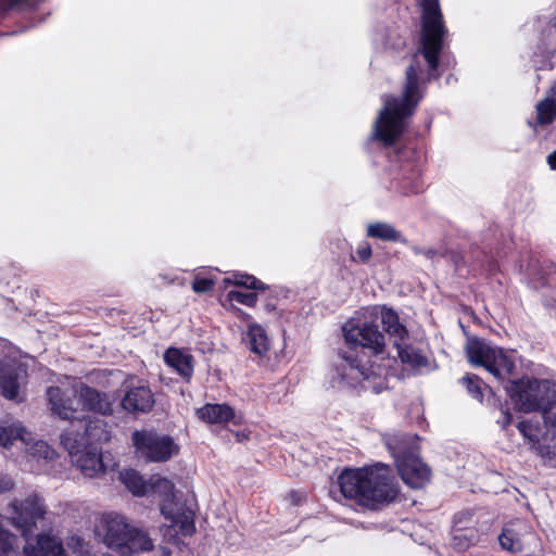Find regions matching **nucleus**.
Listing matches in <instances>:
<instances>
[{
  "mask_svg": "<svg viewBox=\"0 0 556 556\" xmlns=\"http://www.w3.org/2000/svg\"><path fill=\"white\" fill-rule=\"evenodd\" d=\"M419 47L412 54L405 70L401 98H388L375 121L369 141L384 149L395 146L406 129V119L413 116L424 98L421 85L439 79L441 54L448 47V29L439 0H420Z\"/></svg>",
  "mask_w": 556,
  "mask_h": 556,
  "instance_id": "obj_1",
  "label": "nucleus"
},
{
  "mask_svg": "<svg viewBox=\"0 0 556 556\" xmlns=\"http://www.w3.org/2000/svg\"><path fill=\"white\" fill-rule=\"evenodd\" d=\"M380 306L369 314V319L351 318L342 326V334L348 348L339 352L343 364L336 367L342 380H364L370 382L375 393L387 389V377L397 359L388 353V334L381 325Z\"/></svg>",
  "mask_w": 556,
  "mask_h": 556,
  "instance_id": "obj_2",
  "label": "nucleus"
},
{
  "mask_svg": "<svg viewBox=\"0 0 556 556\" xmlns=\"http://www.w3.org/2000/svg\"><path fill=\"white\" fill-rule=\"evenodd\" d=\"M337 484L344 498L369 510L381 509L399 494L393 470L383 463L358 468L346 467L338 476Z\"/></svg>",
  "mask_w": 556,
  "mask_h": 556,
  "instance_id": "obj_3",
  "label": "nucleus"
},
{
  "mask_svg": "<svg viewBox=\"0 0 556 556\" xmlns=\"http://www.w3.org/2000/svg\"><path fill=\"white\" fill-rule=\"evenodd\" d=\"M381 326L386 332L393 339V346L396 349L397 358L401 364L414 372H420L422 368L429 366V358L421 349L405 343L409 338L407 327L401 323L397 312L384 304L380 306Z\"/></svg>",
  "mask_w": 556,
  "mask_h": 556,
  "instance_id": "obj_4",
  "label": "nucleus"
},
{
  "mask_svg": "<svg viewBox=\"0 0 556 556\" xmlns=\"http://www.w3.org/2000/svg\"><path fill=\"white\" fill-rule=\"evenodd\" d=\"M507 394L515 406L525 413H547L555 403V391L551 381L536 378H521L509 381Z\"/></svg>",
  "mask_w": 556,
  "mask_h": 556,
  "instance_id": "obj_5",
  "label": "nucleus"
},
{
  "mask_svg": "<svg viewBox=\"0 0 556 556\" xmlns=\"http://www.w3.org/2000/svg\"><path fill=\"white\" fill-rule=\"evenodd\" d=\"M105 542L121 556H131L153 548V543L147 532L130 526L121 517H114L106 521Z\"/></svg>",
  "mask_w": 556,
  "mask_h": 556,
  "instance_id": "obj_6",
  "label": "nucleus"
},
{
  "mask_svg": "<svg viewBox=\"0 0 556 556\" xmlns=\"http://www.w3.org/2000/svg\"><path fill=\"white\" fill-rule=\"evenodd\" d=\"M394 160L403 163L401 177H394L395 188L403 195L422 191L421 169L418 163L425 155L424 141L408 142L393 151Z\"/></svg>",
  "mask_w": 556,
  "mask_h": 556,
  "instance_id": "obj_7",
  "label": "nucleus"
},
{
  "mask_svg": "<svg viewBox=\"0 0 556 556\" xmlns=\"http://www.w3.org/2000/svg\"><path fill=\"white\" fill-rule=\"evenodd\" d=\"M468 361L475 366L484 367L498 380L510 377L515 371V362L503 349L493 348L480 338L468 340L466 345Z\"/></svg>",
  "mask_w": 556,
  "mask_h": 556,
  "instance_id": "obj_8",
  "label": "nucleus"
},
{
  "mask_svg": "<svg viewBox=\"0 0 556 556\" xmlns=\"http://www.w3.org/2000/svg\"><path fill=\"white\" fill-rule=\"evenodd\" d=\"M136 454L147 463H165L179 454V445L170 435L152 430H136L131 434Z\"/></svg>",
  "mask_w": 556,
  "mask_h": 556,
  "instance_id": "obj_9",
  "label": "nucleus"
},
{
  "mask_svg": "<svg viewBox=\"0 0 556 556\" xmlns=\"http://www.w3.org/2000/svg\"><path fill=\"white\" fill-rule=\"evenodd\" d=\"M503 549L521 556H533L540 539L529 522L517 519L506 525L498 536Z\"/></svg>",
  "mask_w": 556,
  "mask_h": 556,
  "instance_id": "obj_10",
  "label": "nucleus"
},
{
  "mask_svg": "<svg viewBox=\"0 0 556 556\" xmlns=\"http://www.w3.org/2000/svg\"><path fill=\"white\" fill-rule=\"evenodd\" d=\"M61 443L72 456H75V464L84 476L93 478L101 473L103 464L99 447L87 446L78 433L65 432L61 434Z\"/></svg>",
  "mask_w": 556,
  "mask_h": 556,
  "instance_id": "obj_11",
  "label": "nucleus"
},
{
  "mask_svg": "<svg viewBox=\"0 0 556 556\" xmlns=\"http://www.w3.org/2000/svg\"><path fill=\"white\" fill-rule=\"evenodd\" d=\"M12 523L21 530L23 535L31 533L37 527V521L43 519L46 508L42 498L38 494H30L23 501H13Z\"/></svg>",
  "mask_w": 556,
  "mask_h": 556,
  "instance_id": "obj_12",
  "label": "nucleus"
},
{
  "mask_svg": "<svg viewBox=\"0 0 556 556\" xmlns=\"http://www.w3.org/2000/svg\"><path fill=\"white\" fill-rule=\"evenodd\" d=\"M47 400L51 413L62 420H83V409L80 397L74 391L63 390L58 386H51L47 389Z\"/></svg>",
  "mask_w": 556,
  "mask_h": 556,
  "instance_id": "obj_13",
  "label": "nucleus"
},
{
  "mask_svg": "<svg viewBox=\"0 0 556 556\" xmlns=\"http://www.w3.org/2000/svg\"><path fill=\"white\" fill-rule=\"evenodd\" d=\"M27 383V370L21 364H8L0 368V393L3 397L16 403L26 400L21 392Z\"/></svg>",
  "mask_w": 556,
  "mask_h": 556,
  "instance_id": "obj_14",
  "label": "nucleus"
},
{
  "mask_svg": "<svg viewBox=\"0 0 556 556\" xmlns=\"http://www.w3.org/2000/svg\"><path fill=\"white\" fill-rule=\"evenodd\" d=\"M395 466L402 481L412 489H421L430 480L431 470L421 460L419 454L397 460Z\"/></svg>",
  "mask_w": 556,
  "mask_h": 556,
  "instance_id": "obj_15",
  "label": "nucleus"
},
{
  "mask_svg": "<svg viewBox=\"0 0 556 556\" xmlns=\"http://www.w3.org/2000/svg\"><path fill=\"white\" fill-rule=\"evenodd\" d=\"M195 417L207 425H226L232 422L240 426L243 422V416L238 415L235 408L227 403H206L195 409Z\"/></svg>",
  "mask_w": 556,
  "mask_h": 556,
  "instance_id": "obj_16",
  "label": "nucleus"
},
{
  "mask_svg": "<svg viewBox=\"0 0 556 556\" xmlns=\"http://www.w3.org/2000/svg\"><path fill=\"white\" fill-rule=\"evenodd\" d=\"M154 403V394L150 387L143 383L129 387L121 401L122 407L131 414L149 413Z\"/></svg>",
  "mask_w": 556,
  "mask_h": 556,
  "instance_id": "obj_17",
  "label": "nucleus"
},
{
  "mask_svg": "<svg viewBox=\"0 0 556 556\" xmlns=\"http://www.w3.org/2000/svg\"><path fill=\"white\" fill-rule=\"evenodd\" d=\"M80 406L83 410L92 412L103 416H110L113 413V401L110 395L103 391L81 384L79 389Z\"/></svg>",
  "mask_w": 556,
  "mask_h": 556,
  "instance_id": "obj_18",
  "label": "nucleus"
},
{
  "mask_svg": "<svg viewBox=\"0 0 556 556\" xmlns=\"http://www.w3.org/2000/svg\"><path fill=\"white\" fill-rule=\"evenodd\" d=\"M416 438L417 435L414 437L403 432L387 433L383 435V443L394 458L395 465L397 464V460L406 459L408 456L418 454V446L415 440Z\"/></svg>",
  "mask_w": 556,
  "mask_h": 556,
  "instance_id": "obj_19",
  "label": "nucleus"
},
{
  "mask_svg": "<svg viewBox=\"0 0 556 556\" xmlns=\"http://www.w3.org/2000/svg\"><path fill=\"white\" fill-rule=\"evenodd\" d=\"M164 363L189 383L194 372V357L179 348L170 346L164 352Z\"/></svg>",
  "mask_w": 556,
  "mask_h": 556,
  "instance_id": "obj_20",
  "label": "nucleus"
},
{
  "mask_svg": "<svg viewBox=\"0 0 556 556\" xmlns=\"http://www.w3.org/2000/svg\"><path fill=\"white\" fill-rule=\"evenodd\" d=\"M161 514L178 529L182 536H192L195 533L194 511L191 508L180 506L174 513L169 506L162 505Z\"/></svg>",
  "mask_w": 556,
  "mask_h": 556,
  "instance_id": "obj_21",
  "label": "nucleus"
},
{
  "mask_svg": "<svg viewBox=\"0 0 556 556\" xmlns=\"http://www.w3.org/2000/svg\"><path fill=\"white\" fill-rule=\"evenodd\" d=\"M25 556H67L61 541L50 534H40L36 545L24 547Z\"/></svg>",
  "mask_w": 556,
  "mask_h": 556,
  "instance_id": "obj_22",
  "label": "nucleus"
},
{
  "mask_svg": "<svg viewBox=\"0 0 556 556\" xmlns=\"http://www.w3.org/2000/svg\"><path fill=\"white\" fill-rule=\"evenodd\" d=\"M78 439H83V443L87 446L98 447V444L111 440V429L108 422L102 419H89L86 422L84 435L78 434Z\"/></svg>",
  "mask_w": 556,
  "mask_h": 556,
  "instance_id": "obj_23",
  "label": "nucleus"
},
{
  "mask_svg": "<svg viewBox=\"0 0 556 556\" xmlns=\"http://www.w3.org/2000/svg\"><path fill=\"white\" fill-rule=\"evenodd\" d=\"M245 340L249 350L261 357L265 356L270 349V342L267 332L258 324H251L248 326Z\"/></svg>",
  "mask_w": 556,
  "mask_h": 556,
  "instance_id": "obj_24",
  "label": "nucleus"
},
{
  "mask_svg": "<svg viewBox=\"0 0 556 556\" xmlns=\"http://www.w3.org/2000/svg\"><path fill=\"white\" fill-rule=\"evenodd\" d=\"M409 28L405 25H395L387 29L383 47L386 50L400 53L408 46Z\"/></svg>",
  "mask_w": 556,
  "mask_h": 556,
  "instance_id": "obj_25",
  "label": "nucleus"
},
{
  "mask_svg": "<svg viewBox=\"0 0 556 556\" xmlns=\"http://www.w3.org/2000/svg\"><path fill=\"white\" fill-rule=\"evenodd\" d=\"M367 236L388 242L407 243V239L401 233V231L390 224L381 222L370 224L367 228Z\"/></svg>",
  "mask_w": 556,
  "mask_h": 556,
  "instance_id": "obj_26",
  "label": "nucleus"
},
{
  "mask_svg": "<svg viewBox=\"0 0 556 556\" xmlns=\"http://www.w3.org/2000/svg\"><path fill=\"white\" fill-rule=\"evenodd\" d=\"M121 480L127 490L136 496H146L150 494V479L146 481L135 469H126L121 472Z\"/></svg>",
  "mask_w": 556,
  "mask_h": 556,
  "instance_id": "obj_27",
  "label": "nucleus"
},
{
  "mask_svg": "<svg viewBox=\"0 0 556 556\" xmlns=\"http://www.w3.org/2000/svg\"><path fill=\"white\" fill-rule=\"evenodd\" d=\"M222 282L225 288H227L228 286H235L254 291H257L258 289H264L265 287V283L255 276L238 270L229 273V275L225 277Z\"/></svg>",
  "mask_w": 556,
  "mask_h": 556,
  "instance_id": "obj_28",
  "label": "nucleus"
},
{
  "mask_svg": "<svg viewBox=\"0 0 556 556\" xmlns=\"http://www.w3.org/2000/svg\"><path fill=\"white\" fill-rule=\"evenodd\" d=\"M555 119H556V100L554 98H545L536 104V122H535V124H532V122H529L528 124L531 127H535L536 125L547 126V125L553 124V122Z\"/></svg>",
  "mask_w": 556,
  "mask_h": 556,
  "instance_id": "obj_29",
  "label": "nucleus"
},
{
  "mask_svg": "<svg viewBox=\"0 0 556 556\" xmlns=\"http://www.w3.org/2000/svg\"><path fill=\"white\" fill-rule=\"evenodd\" d=\"M257 291L258 296L264 301V309L266 313L275 314L280 302V294L282 290L277 287L265 285L264 289H258Z\"/></svg>",
  "mask_w": 556,
  "mask_h": 556,
  "instance_id": "obj_30",
  "label": "nucleus"
},
{
  "mask_svg": "<svg viewBox=\"0 0 556 556\" xmlns=\"http://www.w3.org/2000/svg\"><path fill=\"white\" fill-rule=\"evenodd\" d=\"M462 383L466 387L467 392L477 401H483L482 386L484 382L475 374H466L462 379Z\"/></svg>",
  "mask_w": 556,
  "mask_h": 556,
  "instance_id": "obj_31",
  "label": "nucleus"
},
{
  "mask_svg": "<svg viewBox=\"0 0 556 556\" xmlns=\"http://www.w3.org/2000/svg\"><path fill=\"white\" fill-rule=\"evenodd\" d=\"M174 483L165 477H151L150 478V494L160 493L166 498L174 497Z\"/></svg>",
  "mask_w": 556,
  "mask_h": 556,
  "instance_id": "obj_32",
  "label": "nucleus"
},
{
  "mask_svg": "<svg viewBox=\"0 0 556 556\" xmlns=\"http://www.w3.org/2000/svg\"><path fill=\"white\" fill-rule=\"evenodd\" d=\"M226 300L230 303L237 302L239 304L245 305L248 307H254L258 300V291L257 292H242L238 290H230L226 294Z\"/></svg>",
  "mask_w": 556,
  "mask_h": 556,
  "instance_id": "obj_33",
  "label": "nucleus"
},
{
  "mask_svg": "<svg viewBox=\"0 0 556 556\" xmlns=\"http://www.w3.org/2000/svg\"><path fill=\"white\" fill-rule=\"evenodd\" d=\"M21 430V428L0 425V445L4 447L12 445L14 440L22 438Z\"/></svg>",
  "mask_w": 556,
  "mask_h": 556,
  "instance_id": "obj_34",
  "label": "nucleus"
},
{
  "mask_svg": "<svg viewBox=\"0 0 556 556\" xmlns=\"http://www.w3.org/2000/svg\"><path fill=\"white\" fill-rule=\"evenodd\" d=\"M371 256H372L371 245L367 241H362L356 247L354 254H351L352 261L359 262L363 264L368 263V261L371 258Z\"/></svg>",
  "mask_w": 556,
  "mask_h": 556,
  "instance_id": "obj_35",
  "label": "nucleus"
},
{
  "mask_svg": "<svg viewBox=\"0 0 556 556\" xmlns=\"http://www.w3.org/2000/svg\"><path fill=\"white\" fill-rule=\"evenodd\" d=\"M191 287L195 293H207L214 289L215 280L208 277L195 276Z\"/></svg>",
  "mask_w": 556,
  "mask_h": 556,
  "instance_id": "obj_36",
  "label": "nucleus"
},
{
  "mask_svg": "<svg viewBox=\"0 0 556 556\" xmlns=\"http://www.w3.org/2000/svg\"><path fill=\"white\" fill-rule=\"evenodd\" d=\"M13 535L0 528V556H9L13 547Z\"/></svg>",
  "mask_w": 556,
  "mask_h": 556,
  "instance_id": "obj_37",
  "label": "nucleus"
},
{
  "mask_svg": "<svg viewBox=\"0 0 556 556\" xmlns=\"http://www.w3.org/2000/svg\"><path fill=\"white\" fill-rule=\"evenodd\" d=\"M412 251L415 255H424L428 260H434L437 257H446V250L440 251L434 248H420L417 245L412 247Z\"/></svg>",
  "mask_w": 556,
  "mask_h": 556,
  "instance_id": "obj_38",
  "label": "nucleus"
},
{
  "mask_svg": "<svg viewBox=\"0 0 556 556\" xmlns=\"http://www.w3.org/2000/svg\"><path fill=\"white\" fill-rule=\"evenodd\" d=\"M473 514L470 510H463L454 515L453 523L457 530H465L471 522Z\"/></svg>",
  "mask_w": 556,
  "mask_h": 556,
  "instance_id": "obj_39",
  "label": "nucleus"
},
{
  "mask_svg": "<svg viewBox=\"0 0 556 556\" xmlns=\"http://www.w3.org/2000/svg\"><path fill=\"white\" fill-rule=\"evenodd\" d=\"M101 458L103 464V470H101V473H105L106 471H115L118 468V463L111 453L101 452Z\"/></svg>",
  "mask_w": 556,
  "mask_h": 556,
  "instance_id": "obj_40",
  "label": "nucleus"
},
{
  "mask_svg": "<svg viewBox=\"0 0 556 556\" xmlns=\"http://www.w3.org/2000/svg\"><path fill=\"white\" fill-rule=\"evenodd\" d=\"M446 256L450 257L451 262L454 264L455 269H459L465 265L464 256L459 252L451 251L448 252L446 250Z\"/></svg>",
  "mask_w": 556,
  "mask_h": 556,
  "instance_id": "obj_41",
  "label": "nucleus"
},
{
  "mask_svg": "<svg viewBox=\"0 0 556 556\" xmlns=\"http://www.w3.org/2000/svg\"><path fill=\"white\" fill-rule=\"evenodd\" d=\"M14 482L8 476L0 475V494L11 491Z\"/></svg>",
  "mask_w": 556,
  "mask_h": 556,
  "instance_id": "obj_42",
  "label": "nucleus"
},
{
  "mask_svg": "<svg viewBox=\"0 0 556 556\" xmlns=\"http://www.w3.org/2000/svg\"><path fill=\"white\" fill-rule=\"evenodd\" d=\"M517 429L525 437L531 440L530 431L532 430V426L528 420H521L517 425Z\"/></svg>",
  "mask_w": 556,
  "mask_h": 556,
  "instance_id": "obj_43",
  "label": "nucleus"
},
{
  "mask_svg": "<svg viewBox=\"0 0 556 556\" xmlns=\"http://www.w3.org/2000/svg\"><path fill=\"white\" fill-rule=\"evenodd\" d=\"M553 285V276L552 274H547V275H544L542 276L536 285H535V288H540V287H546V286H552Z\"/></svg>",
  "mask_w": 556,
  "mask_h": 556,
  "instance_id": "obj_44",
  "label": "nucleus"
},
{
  "mask_svg": "<svg viewBox=\"0 0 556 556\" xmlns=\"http://www.w3.org/2000/svg\"><path fill=\"white\" fill-rule=\"evenodd\" d=\"M513 421V415L508 409L503 410V420H502V427L506 429Z\"/></svg>",
  "mask_w": 556,
  "mask_h": 556,
  "instance_id": "obj_45",
  "label": "nucleus"
},
{
  "mask_svg": "<svg viewBox=\"0 0 556 556\" xmlns=\"http://www.w3.org/2000/svg\"><path fill=\"white\" fill-rule=\"evenodd\" d=\"M547 164H548V166L551 167V169L556 170V150H555V151H553V152L547 156Z\"/></svg>",
  "mask_w": 556,
  "mask_h": 556,
  "instance_id": "obj_46",
  "label": "nucleus"
},
{
  "mask_svg": "<svg viewBox=\"0 0 556 556\" xmlns=\"http://www.w3.org/2000/svg\"><path fill=\"white\" fill-rule=\"evenodd\" d=\"M237 316L243 317V318H250L251 316L247 313H244L241 308L233 307Z\"/></svg>",
  "mask_w": 556,
  "mask_h": 556,
  "instance_id": "obj_47",
  "label": "nucleus"
},
{
  "mask_svg": "<svg viewBox=\"0 0 556 556\" xmlns=\"http://www.w3.org/2000/svg\"><path fill=\"white\" fill-rule=\"evenodd\" d=\"M236 437H237V441H239V442H241L243 439L248 438V435H245L244 433H241V432H237Z\"/></svg>",
  "mask_w": 556,
  "mask_h": 556,
  "instance_id": "obj_48",
  "label": "nucleus"
},
{
  "mask_svg": "<svg viewBox=\"0 0 556 556\" xmlns=\"http://www.w3.org/2000/svg\"><path fill=\"white\" fill-rule=\"evenodd\" d=\"M12 5L21 3L23 0H9Z\"/></svg>",
  "mask_w": 556,
  "mask_h": 556,
  "instance_id": "obj_49",
  "label": "nucleus"
},
{
  "mask_svg": "<svg viewBox=\"0 0 556 556\" xmlns=\"http://www.w3.org/2000/svg\"><path fill=\"white\" fill-rule=\"evenodd\" d=\"M296 494H298V493H296L295 491H292V492L290 493V495H291L292 497H293V496H295Z\"/></svg>",
  "mask_w": 556,
  "mask_h": 556,
  "instance_id": "obj_50",
  "label": "nucleus"
}]
</instances>
